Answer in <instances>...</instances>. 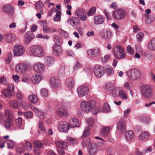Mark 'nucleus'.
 Instances as JSON below:
<instances>
[{
    "label": "nucleus",
    "mask_w": 155,
    "mask_h": 155,
    "mask_svg": "<svg viewBox=\"0 0 155 155\" xmlns=\"http://www.w3.org/2000/svg\"><path fill=\"white\" fill-rule=\"evenodd\" d=\"M96 103L94 101H82L81 104L82 110L84 112L88 113L91 111L95 106Z\"/></svg>",
    "instance_id": "1"
},
{
    "label": "nucleus",
    "mask_w": 155,
    "mask_h": 155,
    "mask_svg": "<svg viewBox=\"0 0 155 155\" xmlns=\"http://www.w3.org/2000/svg\"><path fill=\"white\" fill-rule=\"evenodd\" d=\"M31 51L34 56L41 57L43 56L44 53L42 48L37 45H32L30 47Z\"/></svg>",
    "instance_id": "2"
},
{
    "label": "nucleus",
    "mask_w": 155,
    "mask_h": 155,
    "mask_svg": "<svg viewBox=\"0 0 155 155\" xmlns=\"http://www.w3.org/2000/svg\"><path fill=\"white\" fill-rule=\"evenodd\" d=\"M126 16V12L122 8H118L115 10L112 14L113 19L117 20L123 19Z\"/></svg>",
    "instance_id": "3"
},
{
    "label": "nucleus",
    "mask_w": 155,
    "mask_h": 155,
    "mask_svg": "<svg viewBox=\"0 0 155 155\" xmlns=\"http://www.w3.org/2000/svg\"><path fill=\"white\" fill-rule=\"evenodd\" d=\"M141 93L142 95L147 98H150L151 97L152 90L150 87L148 85L142 86L141 88Z\"/></svg>",
    "instance_id": "4"
},
{
    "label": "nucleus",
    "mask_w": 155,
    "mask_h": 155,
    "mask_svg": "<svg viewBox=\"0 0 155 155\" xmlns=\"http://www.w3.org/2000/svg\"><path fill=\"white\" fill-rule=\"evenodd\" d=\"M114 56L119 59L125 58V54L124 48L120 46H118L114 49L113 52Z\"/></svg>",
    "instance_id": "5"
},
{
    "label": "nucleus",
    "mask_w": 155,
    "mask_h": 155,
    "mask_svg": "<svg viewBox=\"0 0 155 155\" xmlns=\"http://www.w3.org/2000/svg\"><path fill=\"white\" fill-rule=\"evenodd\" d=\"M85 13L86 10L83 8H78L74 12L75 15L83 21H84L87 19Z\"/></svg>",
    "instance_id": "6"
},
{
    "label": "nucleus",
    "mask_w": 155,
    "mask_h": 155,
    "mask_svg": "<svg viewBox=\"0 0 155 155\" xmlns=\"http://www.w3.org/2000/svg\"><path fill=\"white\" fill-rule=\"evenodd\" d=\"M13 54L15 56H20L22 55L25 52L24 47L19 45H15L13 48Z\"/></svg>",
    "instance_id": "7"
},
{
    "label": "nucleus",
    "mask_w": 155,
    "mask_h": 155,
    "mask_svg": "<svg viewBox=\"0 0 155 155\" xmlns=\"http://www.w3.org/2000/svg\"><path fill=\"white\" fill-rule=\"evenodd\" d=\"M129 78L132 80H134L139 78L140 74V72L135 69L130 70L127 72Z\"/></svg>",
    "instance_id": "8"
},
{
    "label": "nucleus",
    "mask_w": 155,
    "mask_h": 155,
    "mask_svg": "<svg viewBox=\"0 0 155 155\" xmlns=\"http://www.w3.org/2000/svg\"><path fill=\"white\" fill-rule=\"evenodd\" d=\"M93 71L95 76L99 78L102 77L105 73L104 68L100 65H96L94 66Z\"/></svg>",
    "instance_id": "9"
},
{
    "label": "nucleus",
    "mask_w": 155,
    "mask_h": 155,
    "mask_svg": "<svg viewBox=\"0 0 155 155\" xmlns=\"http://www.w3.org/2000/svg\"><path fill=\"white\" fill-rule=\"evenodd\" d=\"M68 124L65 121H61L58 125V130L61 132L67 133L68 130Z\"/></svg>",
    "instance_id": "10"
},
{
    "label": "nucleus",
    "mask_w": 155,
    "mask_h": 155,
    "mask_svg": "<svg viewBox=\"0 0 155 155\" xmlns=\"http://www.w3.org/2000/svg\"><path fill=\"white\" fill-rule=\"evenodd\" d=\"M77 91L79 96L82 97L87 94L89 91L88 88L86 86L78 87L77 88Z\"/></svg>",
    "instance_id": "11"
},
{
    "label": "nucleus",
    "mask_w": 155,
    "mask_h": 155,
    "mask_svg": "<svg viewBox=\"0 0 155 155\" xmlns=\"http://www.w3.org/2000/svg\"><path fill=\"white\" fill-rule=\"evenodd\" d=\"M2 11L4 12L12 15L14 13V7L10 4L4 5L2 8Z\"/></svg>",
    "instance_id": "12"
},
{
    "label": "nucleus",
    "mask_w": 155,
    "mask_h": 155,
    "mask_svg": "<svg viewBox=\"0 0 155 155\" xmlns=\"http://www.w3.org/2000/svg\"><path fill=\"white\" fill-rule=\"evenodd\" d=\"M101 36L106 39L110 38L112 36V32L109 29H104L100 33Z\"/></svg>",
    "instance_id": "13"
},
{
    "label": "nucleus",
    "mask_w": 155,
    "mask_h": 155,
    "mask_svg": "<svg viewBox=\"0 0 155 155\" xmlns=\"http://www.w3.org/2000/svg\"><path fill=\"white\" fill-rule=\"evenodd\" d=\"M28 69V67L23 63H19L16 66V70L19 73L26 72Z\"/></svg>",
    "instance_id": "14"
},
{
    "label": "nucleus",
    "mask_w": 155,
    "mask_h": 155,
    "mask_svg": "<svg viewBox=\"0 0 155 155\" xmlns=\"http://www.w3.org/2000/svg\"><path fill=\"white\" fill-rule=\"evenodd\" d=\"M104 21V18L99 15H96L94 17V23L96 25L103 24Z\"/></svg>",
    "instance_id": "15"
},
{
    "label": "nucleus",
    "mask_w": 155,
    "mask_h": 155,
    "mask_svg": "<svg viewBox=\"0 0 155 155\" xmlns=\"http://www.w3.org/2000/svg\"><path fill=\"white\" fill-rule=\"evenodd\" d=\"M34 38L33 33L31 31H28L25 34L24 43L26 44H28Z\"/></svg>",
    "instance_id": "16"
},
{
    "label": "nucleus",
    "mask_w": 155,
    "mask_h": 155,
    "mask_svg": "<svg viewBox=\"0 0 155 155\" xmlns=\"http://www.w3.org/2000/svg\"><path fill=\"white\" fill-rule=\"evenodd\" d=\"M56 114L58 116L62 117H67L68 115L66 109L63 107L58 109L56 111Z\"/></svg>",
    "instance_id": "17"
},
{
    "label": "nucleus",
    "mask_w": 155,
    "mask_h": 155,
    "mask_svg": "<svg viewBox=\"0 0 155 155\" xmlns=\"http://www.w3.org/2000/svg\"><path fill=\"white\" fill-rule=\"evenodd\" d=\"M44 62L46 66H49L54 64L55 59L53 57L46 56L44 59Z\"/></svg>",
    "instance_id": "18"
},
{
    "label": "nucleus",
    "mask_w": 155,
    "mask_h": 155,
    "mask_svg": "<svg viewBox=\"0 0 155 155\" xmlns=\"http://www.w3.org/2000/svg\"><path fill=\"white\" fill-rule=\"evenodd\" d=\"M100 49L98 48L93 49H89L87 51L88 55L91 56H96L99 55L101 53Z\"/></svg>",
    "instance_id": "19"
},
{
    "label": "nucleus",
    "mask_w": 155,
    "mask_h": 155,
    "mask_svg": "<svg viewBox=\"0 0 155 155\" xmlns=\"http://www.w3.org/2000/svg\"><path fill=\"white\" fill-rule=\"evenodd\" d=\"M69 126L72 128L79 127L80 124L78 119L76 117L71 119L69 121Z\"/></svg>",
    "instance_id": "20"
},
{
    "label": "nucleus",
    "mask_w": 155,
    "mask_h": 155,
    "mask_svg": "<svg viewBox=\"0 0 155 155\" xmlns=\"http://www.w3.org/2000/svg\"><path fill=\"white\" fill-rule=\"evenodd\" d=\"M33 110L36 115L41 119H44L45 117V113L43 112L42 110L39 109L34 108Z\"/></svg>",
    "instance_id": "21"
},
{
    "label": "nucleus",
    "mask_w": 155,
    "mask_h": 155,
    "mask_svg": "<svg viewBox=\"0 0 155 155\" xmlns=\"http://www.w3.org/2000/svg\"><path fill=\"white\" fill-rule=\"evenodd\" d=\"M117 128L118 130L122 132L126 130L125 124L123 118L121 119L118 121L117 125Z\"/></svg>",
    "instance_id": "22"
},
{
    "label": "nucleus",
    "mask_w": 155,
    "mask_h": 155,
    "mask_svg": "<svg viewBox=\"0 0 155 155\" xmlns=\"http://www.w3.org/2000/svg\"><path fill=\"white\" fill-rule=\"evenodd\" d=\"M53 50L54 54L56 56L60 55L62 52L61 48L59 46V45H58L57 44H55L53 47Z\"/></svg>",
    "instance_id": "23"
},
{
    "label": "nucleus",
    "mask_w": 155,
    "mask_h": 155,
    "mask_svg": "<svg viewBox=\"0 0 155 155\" xmlns=\"http://www.w3.org/2000/svg\"><path fill=\"white\" fill-rule=\"evenodd\" d=\"M60 81L59 80L54 77L51 78L50 80V84L51 87L54 88H57L59 85Z\"/></svg>",
    "instance_id": "24"
},
{
    "label": "nucleus",
    "mask_w": 155,
    "mask_h": 155,
    "mask_svg": "<svg viewBox=\"0 0 155 155\" xmlns=\"http://www.w3.org/2000/svg\"><path fill=\"white\" fill-rule=\"evenodd\" d=\"M2 93L4 96L8 98H11L15 94L14 91L8 89L3 90L2 91Z\"/></svg>",
    "instance_id": "25"
},
{
    "label": "nucleus",
    "mask_w": 155,
    "mask_h": 155,
    "mask_svg": "<svg viewBox=\"0 0 155 155\" xmlns=\"http://www.w3.org/2000/svg\"><path fill=\"white\" fill-rule=\"evenodd\" d=\"M42 76L40 73H37L34 75L32 78L33 82L35 84L39 83L42 80Z\"/></svg>",
    "instance_id": "26"
},
{
    "label": "nucleus",
    "mask_w": 155,
    "mask_h": 155,
    "mask_svg": "<svg viewBox=\"0 0 155 155\" xmlns=\"http://www.w3.org/2000/svg\"><path fill=\"white\" fill-rule=\"evenodd\" d=\"M125 137L127 141H130L132 140L134 137V135L133 131L129 130L125 133Z\"/></svg>",
    "instance_id": "27"
},
{
    "label": "nucleus",
    "mask_w": 155,
    "mask_h": 155,
    "mask_svg": "<svg viewBox=\"0 0 155 155\" xmlns=\"http://www.w3.org/2000/svg\"><path fill=\"white\" fill-rule=\"evenodd\" d=\"M44 68V65L40 63H36L34 66V69L37 72H41Z\"/></svg>",
    "instance_id": "28"
},
{
    "label": "nucleus",
    "mask_w": 155,
    "mask_h": 155,
    "mask_svg": "<svg viewBox=\"0 0 155 155\" xmlns=\"http://www.w3.org/2000/svg\"><path fill=\"white\" fill-rule=\"evenodd\" d=\"M147 48L150 51L155 50V38L152 39L149 42L147 45Z\"/></svg>",
    "instance_id": "29"
},
{
    "label": "nucleus",
    "mask_w": 155,
    "mask_h": 155,
    "mask_svg": "<svg viewBox=\"0 0 155 155\" xmlns=\"http://www.w3.org/2000/svg\"><path fill=\"white\" fill-rule=\"evenodd\" d=\"M55 144L57 146L61 149L66 148L68 145V143L65 141H57L55 142Z\"/></svg>",
    "instance_id": "30"
},
{
    "label": "nucleus",
    "mask_w": 155,
    "mask_h": 155,
    "mask_svg": "<svg viewBox=\"0 0 155 155\" xmlns=\"http://www.w3.org/2000/svg\"><path fill=\"white\" fill-rule=\"evenodd\" d=\"M110 127L109 126L103 127L102 128L101 130V134L105 136L107 135L109 132Z\"/></svg>",
    "instance_id": "31"
},
{
    "label": "nucleus",
    "mask_w": 155,
    "mask_h": 155,
    "mask_svg": "<svg viewBox=\"0 0 155 155\" xmlns=\"http://www.w3.org/2000/svg\"><path fill=\"white\" fill-rule=\"evenodd\" d=\"M8 103L10 107L13 108L18 109L19 108V104L16 101L11 100Z\"/></svg>",
    "instance_id": "32"
},
{
    "label": "nucleus",
    "mask_w": 155,
    "mask_h": 155,
    "mask_svg": "<svg viewBox=\"0 0 155 155\" xmlns=\"http://www.w3.org/2000/svg\"><path fill=\"white\" fill-rule=\"evenodd\" d=\"M13 122L11 118L7 119L5 122V126L7 129H9L13 125Z\"/></svg>",
    "instance_id": "33"
},
{
    "label": "nucleus",
    "mask_w": 155,
    "mask_h": 155,
    "mask_svg": "<svg viewBox=\"0 0 155 155\" xmlns=\"http://www.w3.org/2000/svg\"><path fill=\"white\" fill-rule=\"evenodd\" d=\"M149 136V133L147 132H142L139 136L138 139L140 141L144 140L147 139Z\"/></svg>",
    "instance_id": "34"
},
{
    "label": "nucleus",
    "mask_w": 155,
    "mask_h": 155,
    "mask_svg": "<svg viewBox=\"0 0 155 155\" xmlns=\"http://www.w3.org/2000/svg\"><path fill=\"white\" fill-rule=\"evenodd\" d=\"M145 22L148 24H150L155 20V16L152 15H146Z\"/></svg>",
    "instance_id": "35"
},
{
    "label": "nucleus",
    "mask_w": 155,
    "mask_h": 155,
    "mask_svg": "<svg viewBox=\"0 0 155 155\" xmlns=\"http://www.w3.org/2000/svg\"><path fill=\"white\" fill-rule=\"evenodd\" d=\"M14 35L12 34H8L5 36V39L8 42H12L13 41Z\"/></svg>",
    "instance_id": "36"
},
{
    "label": "nucleus",
    "mask_w": 155,
    "mask_h": 155,
    "mask_svg": "<svg viewBox=\"0 0 155 155\" xmlns=\"http://www.w3.org/2000/svg\"><path fill=\"white\" fill-rule=\"evenodd\" d=\"M96 10V8L95 7H92L90 8L87 12V15L88 17L92 16L95 14Z\"/></svg>",
    "instance_id": "37"
},
{
    "label": "nucleus",
    "mask_w": 155,
    "mask_h": 155,
    "mask_svg": "<svg viewBox=\"0 0 155 155\" xmlns=\"http://www.w3.org/2000/svg\"><path fill=\"white\" fill-rule=\"evenodd\" d=\"M97 151L96 146L95 144H91L89 150V153L91 155L94 154Z\"/></svg>",
    "instance_id": "38"
},
{
    "label": "nucleus",
    "mask_w": 155,
    "mask_h": 155,
    "mask_svg": "<svg viewBox=\"0 0 155 155\" xmlns=\"http://www.w3.org/2000/svg\"><path fill=\"white\" fill-rule=\"evenodd\" d=\"M38 127L41 132L42 133H45V132L46 130L43 122L41 121H40L39 122L38 125Z\"/></svg>",
    "instance_id": "39"
},
{
    "label": "nucleus",
    "mask_w": 155,
    "mask_h": 155,
    "mask_svg": "<svg viewBox=\"0 0 155 155\" xmlns=\"http://www.w3.org/2000/svg\"><path fill=\"white\" fill-rule=\"evenodd\" d=\"M19 102L23 109L25 110H27L28 109V105L25 101V99L19 101Z\"/></svg>",
    "instance_id": "40"
},
{
    "label": "nucleus",
    "mask_w": 155,
    "mask_h": 155,
    "mask_svg": "<svg viewBox=\"0 0 155 155\" xmlns=\"http://www.w3.org/2000/svg\"><path fill=\"white\" fill-rule=\"evenodd\" d=\"M29 100L32 103L35 104L38 101V99L37 97L34 95H31L28 97Z\"/></svg>",
    "instance_id": "41"
},
{
    "label": "nucleus",
    "mask_w": 155,
    "mask_h": 155,
    "mask_svg": "<svg viewBox=\"0 0 155 155\" xmlns=\"http://www.w3.org/2000/svg\"><path fill=\"white\" fill-rule=\"evenodd\" d=\"M120 91L118 88H115L113 89L112 91V96L114 97L119 96Z\"/></svg>",
    "instance_id": "42"
},
{
    "label": "nucleus",
    "mask_w": 155,
    "mask_h": 155,
    "mask_svg": "<svg viewBox=\"0 0 155 155\" xmlns=\"http://www.w3.org/2000/svg\"><path fill=\"white\" fill-rule=\"evenodd\" d=\"M119 96L121 98L124 100H126L127 98V96L126 93L125 91L123 90L120 91Z\"/></svg>",
    "instance_id": "43"
},
{
    "label": "nucleus",
    "mask_w": 155,
    "mask_h": 155,
    "mask_svg": "<svg viewBox=\"0 0 155 155\" xmlns=\"http://www.w3.org/2000/svg\"><path fill=\"white\" fill-rule=\"evenodd\" d=\"M90 134V131L88 127H86L83 132L82 137L84 138L88 136Z\"/></svg>",
    "instance_id": "44"
},
{
    "label": "nucleus",
    "mask_w": 155,
    "mask_h": 155,
    "mask_svg": "<svg viewBox=\"0 0 155 155\" xmlns=\"http://www.w3.org/2000/svg\"><path fill=\"white\" fill-rule=\"evenodd\" d=\"M34 146L38 148H42L44 147V145L40 141L35 140L33 142Z\"/></svg>",
    "instance_id": "45"
},
{
    "label": "nucleus",
    "mask_w": 155,
    "mask_h": 155,
    "mask_svg": "<svg viewBox=\"0 0 155 155\" xmlns=\"http://www.w3.org/2000/svg\"><path fill=\"white\" fill-rule=\"evenodd\" d=\"M53 39L55 44H57L58 43H61L62 41V39L57 35H54Z\"/></svg>",
    "instance_id": "46"
},
{
    "label": "nucleus",
    "mask_w": 155,
    "mask_h": 155,
    "mask_svg": "<svg viewBox=\"0 0 155 155\" xmlns=\"http://www.w3.org/2000/svg\"><path fill=\"white\" fill-rule=\"evenodd\" d=\"M68 86L69 88H72L74 87V82L73 79L70 78L68 79Z\"/></svg>",
    "instance_id": "47"
},
{
    "label": "nucleus",
    "mask_w": 155,
    "mask_h": 155,
    "mask_svg": "<svg viewBox=\"0 0 155 155\" xmlns=\"http://www.w3.org/2000/svg\"><path fill=\"white\" fill-rule=\"evenodd\" d=\"M42 30L44 32L47 33L55 31L54 29L48 27L47 26L43 28Z\"/></svg>",
    "instance_id": "48"
},
{
    "label": "nucleus",
    "mask_w": 155,
    "mask_h": 155,
    "mask_svg": "<svg viewBox=\"0 0 155 155\" xmlns=\"http://www.w3.org/2000/svg\"><path fill=\"white\" fill-rule=\"evenodd\" d=\"M61 12L60 11L58 12V13L54 17V21L55 22L59 21L61 20Z\"/></svg>",
    "instance_id": "49"
},
{
    "label": "nucleus",
    "mask_w": 155,
    "mask_h": 155,
    "mask_svg": "<svg viewBox=\"0 0 155 155\" xmlns=\"http://www.w3.org/2000/svg\"><path fill=\"white\" fill-rule=\"evenodd\" d=\"M105 71L107 74L109 76H110L114 73L113 68L110 67L106 68Z\"/></svg>",
    "instance_id": "50"
},
{
    "label": "nucleus",
    "mask_w": 155,
    "mask_h": 155,
    "mask_svg": "<svg viewBox=\"0 0 155 155\" xmlns=\"http://www.w3.org/2000/svg\"><path fill=\"white\" fill-rule=\"evenodd\" d=\"M82 68V65L78 61L75 62L74 68V71H77L78 69L81 68Z\"/></svg>",
    "instance_id": "51"
},
{
    "label": "nucleus",
    "mask_w": 155,
    "mask_h": 155,
    "mask_svg": "<svg viewBox=\"0 0 155 155\" xmlns=\"http://www.w3.org/2000/svg\"><path fill=\"white\" fill-rule=\"evenodd\" d=\"M136 37L137 41H141L143 37V32H139L137 35Z\"/></svg>",
    "instance_id": "52"
},
{
    "label": "nucleus",
    "mask_w": 155,
    "mask_h": 155,
    "mask_svg": "<svg viewBox=\"0 0 155 155\" xmlns=\"http://www.w3.org/2000/svg\"><path fill=\"white\" fill-rule=\"evenodd\" d=\"M110 109L109 105L107 103H105L104 105L103 111L107 112L110 111Z\"/></svg>",
    "instance_id": "53"
},
{
    "label": "nucleus",
    "mask_w": 155,
    "mask_h": 155,
    "mask_svg": "<svg viewBox=\"0 0 155 155\" xmlns=\"http://www.w3.org/2000/svg\"><path fill=\"white\" fill-rule=\"evenodd\" d=\"M41 93L42 96L45 97H46L48 95V92L47 89L43 88L41 91Z\"/></svg>",
    "instance_id": "54"
},
{
    "label": "nucleus",
    "mask_w": 155,
    "mask_h": 155,
    "mask_svg": "<svg viewBox=\"0 0 155 155\" xmlns=\"http://www.w3.org/2000/svg\"><path fill=\"white\" fill-rule=\"evenodd\" d=\"M36 8L38 9H41L43 6L42 2L41 1H39L35 4Z\"/></svg>",
    "instance_id": "55"
},
{
    "label": "nucleus",
    "mask_w": 155,
    "mask_h": 155,
    "mask_svg": "<svg viewBox=\"0 0 155 155\" xmlns=\"http://www.w3.org/2000/svg\"><path fill=\"white\" fill-rule=\"evenodd\" d=\"M25 145L27 150L28 151H31L32 149V145L28 141H26Z\"/></svg>",
    "instance_id": "56"
},
{
    "label": "nucleus",
    "mask_w": 155,
    "mask_h": 155,
    "mask_svg": "<svg viewBox=\"0 0 155 155\" xmlns=\"http://www.w3.org/2000/svg\"><path fill=\"white\" fill-rule=\"evenodd\" d=\"M5 116L8 118H10L12 114V112L11 110H7L5 111Z\"/></svg>",
    "instance_id": "57"
},
{
    "label": "nucleus",
    "mask_w": 155,
    "mask_h": 155,
    "mask_svg": "<svg viewBox=\"0 0 155 155\" xmlns=\"http://www.w3.org/2000/svg\"><path fill=\"white\" fill-rule=\"evenodd\" d=\"M87 122L89 126H92L94 123V120L92 117H90L87 119Z\"/></svg>",
    "instance_id": "58"
},
{
    "label": "nucleus",
    "mask_w": 155,
    "mask_h": 155,
    "mask_svg": "<svg viewBox=\"0 0 155 155\" xmlns=\"http://www.w3.org/2000/svg\"><path fill=\"white\" fill-rule=\"evenodd\" d=\"M30 77L27 74H25L23 75L22 79V81L24 82H27L30 79Z\"/></svg>",
    "instance_id": "59"
},
{
    "label": "nucleus",
    "mask_w": 155,
    "mask_h": 155,
    "mask_svg": "<svg viewBox=\"0 0 155 155\" xmlns=\"http://www.w3.org/2000/svg\"><path fill=\"white\" fill-rule=\"evenodd\" d=\"M16 97L18 99V101L25 99V97L21 92H18L16 94Z\"/></svg>",
    "instance_id": "60"
},
{
    "label": "nucleus",
    "mask_w": 155,
    "mask_h": 155,
    "mask_svg": "<svg viewBox=\"0 0 155 155\" xmlns=\"http://www.w3.org/2000/svg\"><path fill=\"white\" fill-rule=\"evenodd\" d=\"M127 53L130 54H134V50L130 45L127 46Z\"/></svg>",
    "instance_id": "61"
},
{
    "label": "nucleus",
    "mask_w": 155,
    "mask_h": 155,
    "mask_svg": "<svg viewBox=\"0 0 155 155\" xmlns=\"http://www.w3.org/2000/svg\"><path fill=\"white\" fill-rule=\"evenodd\" d=\"M24 114L26 118H30L32 117L33 114L31 112L28 111L24 113Z\"/></svg>",
    "instance_id": "62"
},
{
    "label": "nucleus",
    "mask_w": 155,
    "mask_h": 155,
    "mask_svg": "<svg viewBox=\"0 0 155 155\" xmlns=\"http://www.w3.org/2000/svg\"><path fill=\"white\" fill-rule=\"evenodd\" d=\"M16 124V125L19 127H20L21 124L22 119L21 118L18 117L15 120Z\"/></svg>",
    "instance_id": "63"
},
{
    "label": "nucleus",
    "mask_w": 155,
    "mask_h": 155,
    "mask_svg": "<svg viewBox=\"0 0 155 155\" xmlns=\"http://www.w3.org/2000/svg\"><path fill=\"white\" fill-rule=\"evenodd\" d=\"M7 143L8 148H13L14 145L13 141L8 140L7 141Z\"/></svg>",
    "instance_id": "64"
}]
</instances>
